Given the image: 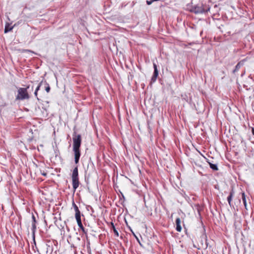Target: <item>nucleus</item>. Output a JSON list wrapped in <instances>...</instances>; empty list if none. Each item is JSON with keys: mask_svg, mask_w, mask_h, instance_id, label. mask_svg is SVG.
<instances>
[{"mask_svg": "<svg viewBox=\"0 0 254 254\" xmlns=\"http://www.w3.org/2000/svg\"><path fill=\"white\" fill-rule=\"evenodd\" d=\"M112 232L114 233V235L116 237H119V233L118 230L115 228V226L114 225L113 223H112Z\"/></svg>", "mask_w": 254, "mask_h": 254, "instance_id": "nucleus-10", "label": "nucleus"}, {"mask_svg": "<svg viewBox=\"0 0 254 254\" xmlns=\"http://www.w3.org/2000/svg\"><path fill=\"white\" fill-rule=\"evenodd\" d=\"M176 230L178 232H181L182 230V227L181 226V219L180 218H177L176 220Z\"/></svg>", "mask_w": 254, "mask_h": 254, "instance_id": "nucleus-7", "label": "nucleus"}, {"mask_svg": "<svg viewBox=\"0 0 254 254\" xmlns=\"http://www.w3.org/2000/svg\"><path fill=\"white\" fill-rule=\"evenodd\" d=\"M153 1H152V0L150 1L147 0L146 3L148 5H150L152 3Z\"/></svg>", "mask_w": 254, "mask_h": 254, "instance_id": "nucleus-19", "label": "nucleus"}, {"mask_svg": "<svg viewBox=\"0 0 254 254\" xmlns=\"http://www.w3.org/2000/svg\"><path fill=\"white\" fill-rule=\"evenodd\" d=\"M42 175L44 176H46L47 174L45 172H43V173H42Z\"/></svg>", "mask_w": 254, "mask_h": 254, "instance_id": "nucleus-20", "label": "nucleus"}, {"mask_svg": "<svg viewBox=\"0 0 254 254\" xmlns=\"http://www.w3.org/2000/svg\"><path fill=\"white\" fill-rule=\"evenodd\" d=\"M42 82H41L39 83V84L38 85V86L37 87V88H36V89L35 91H38L40 89V86H41V85H42Z\"/></svg>", "mask_w": 254, "mask_h": 254, "instance_id": "nucleus-17", "label": "nucleus"}, {"mask_svg": "<svg viewBox=\"0 0 254 254\" xmlns=\"http://www.w3.org/2000/svg\"><path fill=\"white\" fill-rule=\"evenodd\" d=\"M242 64H241L240 62L238 63L237 65H236L235 69L233 70V73H235V72H237L240 68L241 67Z\"/></svg>", "mask_w": 254, "mask_h": 254, "instance_id": "nucleus-11", "label": "nucleus"}, {"mask_svg": "<svg viewBox=\"0 0 254 254\" xmlns=\"http://www.w3.org/2000/svg\"><path fill=\"white\" fill-rule=\"evenodd\" d=\"M252 132L253 134L254 135V127H252Z\"/></svg>", "mask_w": 254, "mask_h": 254, "instance_id": "nucleus-21", "label": "nucleus"}, {"mask_svg": "<svg viewBox=\"0 0 254 254\" xmlns=\"http://www.w3.org/2000/svg\"><path fill=\"white\" fill-rule=\"evenodd\" d=\"M208 163L209 164V166H210V168L212 169L213 170L217 171L218 170L217 165L216 164H212L209 162H208Z\"/></svg>", "mask_w": 254, "mask_h": 254, "instance_id": "nucleus-12", "label": "nucleus"}, {"mask_svg": "<svg viewBox=\"0 0 254 254\" xmlns=\"http://www.w3.org/2000/svg\"><path fill=\"white\" fill-rule=\"evenodd\" d=\"M190 11L195 14L203 13L206 12L202 4H197L194 5L190 9Z\"/></svg>", "mask_w": 254, "mask_h": 254, "instance_id": "nucleus-4", "label": "nucleus"}, {"mask_svg": "<svg viewBox=\"0 0 254 254\" xmlns=\"http://www.w3.org/2000/svg\"><path fill=\"white\" fill-rule=\"evenodd\" d=\"M234 191L233 190V189H232L230 192V194L229 195V196H228L227 197V201L229 203V204L230 205V206H231V201L232 200V198L234 195Z\"/></svg>", "mask_w": 254, "mask_h": 254, "instance_id": "nucleus-8", "label": "nucleus"}, {"mask_svg": "<svg viewBox=\"0 0 254 254\" xmlns=\"http://www.w3.org/2000/svg\"><path fill=\"white\" fill-rule=\"evenodd\" d=\"M37 92L38 91H35L34 92V94H35V96H36V97L37 96Z\"/></svg>", "mask_w": 254, "mask_h": 254, "instance_id": "nucleus-22", "label": "nucleus"}, {"mask_svg": "<svg viewBox=\"0 0 254 254\" xmlns=\"http://www.w3.org/2000/svg\"><path fill=\"white\" fill-rule=\"evenodd\" d=\"M73 150L74 153L75 163L79 162L80 157V147L81 143V137L80 134H77L75 132L73 134Z\"/></svg>", "mask_w": 254, "mask_h": 254, "instance_id": "nucleus-1", "label": "nucleus"}, {"mask_svg": "<svg viewBox=\"0 0 254 254\" xmlns=\"http://www.w3.org/2000/svg\"><path fill=\"white\" fill-rule=\"evenodd\" d=\"M72 206L74 208V209L75 211V217H77L78 216H80V212L78 208V206L76 205V204L74 203V201L72 202Z\"/></svg>", "mask_w": 254, "mask_h": 254, "instance_id": "nucleus-9", "label": "nucleus"}, {"mask_svg": "<svg viewBox=\"0 0 254 254\" xmlns=\"http://www.w3.org/2000/svg\"><path fill=\"white\" fill-rule=\"evenodd\" d=\"M45 84L47 85V86L45 87V90L46 92L48 93L50 92L51 88L49 85L47 83H46Z\"/></svg>", "mask_w": 254, "mask_h": 254, "instance_id": "nucleus-15", "label": "nucleus"}, {"mask_svg": "<svg viewBox=\"0 0 254 254\" xmlns=\"http://www.w3.org/2000/svg\"><path fill=\"white\" fill-rule=\"evenodd\" d=\"M13 27L10 26L8 24H6L4 28V33H7L12 29Z\"/></svg>", "mask_w": 254, "mask_h": 254, "instance_id": "nucleus-13", "label": "nucleus"}, {"mask_svg": "<svg viewBox=\"0 0 254 254\" xmlns=\"http://www.w3.org/2000/svg\"><path fill=\"white\" fill-rule=\"evenodd\" d=\"M33 223H35L36 219L34 215H32Z\"/></svg>", "mask_w": 254, "mask_h": 254, "instance_id": "nucleus-18", "label": "nucleus"}, {"mask_svg": "<svg viewBox=\"0 0 254 254\" xmlns=\"http://www.w3.org/2000/svg\"><path fill=\"white\" fill-rule=\"evenodd\" d=\"M29 88V86H27L26 88L20 87L18 89V94L16 96V100H23L28 99L29 96L27 92V89Z\"/></svg>", "mask_w": 254, "mask_h": 254, "instance_id": "nucleus-2", "label": "nucleus"}, {"mask_svg": "<svg viewBox=\"0 0 254 254\" xmlns=\"http://www.w3.org/2000/svg\"><path fill=\"white\" fill-rule=\"evenodd\" d=\"M71 178L73 189L75 191L78 187L79 184L77 166L74 168L72 171Z\"/></svg>", "mask_w": 254, "mask_h": 254, "instance_id": "nucleus-3", "label": "nucleus"}, {"mask_svg": "<svg viewBox=\"0 0 254 254\" xmlns=\"http://www.w3.org/2000/svg\"><path fill=\"white\" fill-rule=\"evenodd\" d=\"M133 235L135 237V238H136V240L139 242L138 239L137 238V237L134 234H133Z\"/></svg>", "mask_w": 254, "mask_h": 254, "instance_id": "nucleus-23", "label": "nucleus"}, {"mask_svg": "<svg viewBox=\"0 0 254 254\" xmlns=\"http://www.w3.org/2000/svg\"><path fill=\"white\" fill-rule=\"evenodd\" d=\"M153 68H154V72L153 76L151 78V82H155L157 79V78L158 76V70L157 69V66L156 64L153 63Z\"/></svg>", "mask_w": 254, "mask_h": 254, "instance_id": "nucleus-5", "label": "nucleus"}, {"mask_svg": "<svg viewBox=\"0 0 254 254\" xmlns=\"http://www.w3.org/2000/svg\"><path fill=\"white\" fill-rule=\"evenodd\" d=\"M36 228V226L35 223H33L32 224V230H33V234H34Z\"/></svg>", "mask_w": 254, "mask_h": 254, "instance_id": "nucleus-16", "label": "nucleus"}, {"mask_svg": "<svg viewBox=\"0 0 254 254\" xmlns=\"http://www.w3.org/2000/svg\"><path fill=\"white\" fill-rule=\"evenodd\" d=\"M242 200L243 203L245 205V207L246 209H247V202H246V195L245 192L242 193Z\"/></svg>", "mask_w": 254, "mask_h": 254, "instance_id": "nucleus-14", "label": "nucleus"}, {"mask_svg": "<svg viewBox=\"0 0 254 254\" xmlns=\"http://www.w3.org/2000/svg\"><path fill=\"white\" fill-rule=\"evenodd\" d=\"M75 218H76L78 226H79V228L81 229L83 232H84L85 231L84 228V227L82 224V222H81V215L75 217Z\"/></svg>", "mask_w": 254, "mask_h": 254, "instance_id": "nucleus-6", "label": "nucleus"}]
</instances>
